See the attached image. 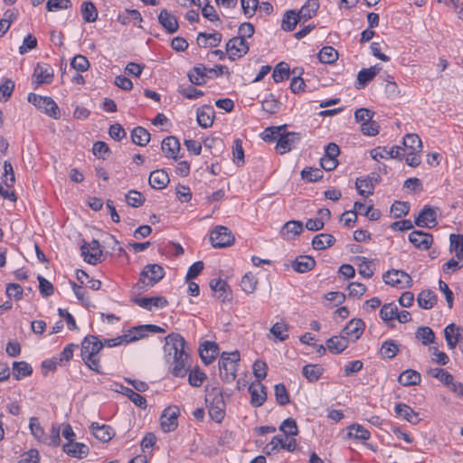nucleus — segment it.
<instances>
[{"label": "nucleus", "instance_id": "nucleus-45", "mask_svg": "<svg viewBox=\"0 0 463 463\" xmlns=\"http://www.w3.org/2000/svg\"><path fill=\"white\" fill-rule=\"evenodd\" d=\"M131 139L134 144L144 146L150 140V133L142 127H136L131 132Z\"/></svg>", "mask_w": 463, "mask_h": 463}, {"label": "nucleus", "instance_id": "nucleus-15", "mask_svg": "<svg viewBox=\"0 0 463 463\" xmlns=\"http://www.w3.org/2000/svg\"><path fill=\"white\" fill-rule=\"evenodd\" d=\"M54 71L51 65L47 63H38L34 68L33 78V82L38 86L41 84H49L52 81Z\"/></svg>", "mask_w": 463, "mask_h": 463}, {"label": "nucleus", "instance_id": "nucleus-5", "mask_svg": "<svg viewBox=\"0 0 463 463\" xmlns=\"http://www.w3.org/2000/svg\"><path fill=\"white\" fill-rule=\"evenodd\" d=\"M28 101L39 110L55 119L60 118V110L56 102L50 97L29 93Z\"/></svg>", "mask_w": 463, "mask_h": 463}, {"label": "nucleus", "instance_id": "nucleus-38", "mask_svg": "<svg viewBox=\"0 0 463 463\" xmlns=\"http://www.w3.org/2000/svg\"><path fill=\"white\" fill-rule=\"evenodd\" d=\"M335 242V239L332 234L319 233L313 238L312 246L317 250H323L333 246Z\"/></svg>", "mask_w": 463, "mask_h": 463}, {"label": "nucleus", "instance_id": "nucleus-26", "mask_svg": "<svg viewBox=\"0 0 463 463\" xmlns=\"http://www.w3.org/2000/svg\"><path fill=\"white\" fill-rule=\"evenodd\" d=\"M133 301L147 310H151L153 307L163 308L167 306L168 302L164 297H151V298H136Z\"/></svg>", "mask_w": 463, "mask_h": 463}, {"label": "nucleus", "instance_id": "nucleus-11", "mask_svg": "<svg viewBox=\"0 0 463 463\" xmlns=\"http://www.w3.org/2000/svg\"><path fill=\"white\" fill-rule=\"evenodd\" d=\"M179 413L180 411L177 406H170L163 411L160 418V424L164 432H172L177 428Z\"/></svg>", "mask_w": 463, "mask_h": 463}, {"label": "nucleus", "instance_id": "nucleus-64", "mask_svg": "<svg viewBox=\"0 0 463 463\" xmlns=\"http://www.w3.org/2000/svg\"><path fill=\"white\" fill-rule=\"evenodd\" d=\"M14 90V82L11 79H5L0 85V100L7 101Z\"/></svg>", "mask_w": 463, "mask_h": 463}, {"label": "nucleus", "instance_id": "nucleus-2", "mask_svg": "<svg viewBox=\"0 0 463 463\" xmlns=\"http://www.w3.org/2000/svg\"><path fill=\"white\" fill-rule=\"evenodd\" d=\"M104 344L92 335H87L81 342L80 355L85 364L92 371L100 373L98 354Z\"/></svg>", "mask_w": 463, "mask_h": 463}, {"label": "nucleus", "instance_id": "nucleus-48", "mask_svg": "<svg viewBox=\"0 0 463 463\" xmlns=\"http://www.w3.org/2000/svg\"><path fill=\"white\" fill-rule=\"evenodd\" d=\"M33 373L32 366L24 362H14L13 364V375L16 380H20L26 376L31 375Z\"/></svg>", "mask_w": 463, "mask_h": 463}, {"label": "nucleus", "instance_id": "nucleus-7", "mask_svg": "<svg viewBox=\"0 0 463 463\" xmlns=\"http://www.w3.org/2000/svg\"><path fill=\"white\" fill-rule=\"evenodd\" d=\"M165 276L162 266L158 264H147L140 273L139 283L144 287H153Z\"/></svg>", "mask_w": 463, "mask_h": 463}, {"label": "nucleus", "instance_id": "nucleus-19", "mask_svg": "<svg viewBox=\"0 0 463 463\" xmlns=\"http://www.w3.org/2000/svg\"><path fill=\"white\" fill-rule=\"evenodd\" d=\"M248 391L250 394V404L253 407H260L265 402L267 399L266 388L260 382L251 383Z\"/></svg>", "mask_w": 463, "mask_h": 463}, {"label": "nucleus", "instance_id": "nucleus-46", "mask_svg": "<svg viewBox=\"0 0 463 463\" xmlns=\"http://www.w3.org/2000/svg\"><path fill=\"white\" fill-rule=\"evenodd\" d=\"M300 19L295 10H288L285 13L281 28L286 32H292Z\"/></svg>", "mask_w": 463, "mask_h": 463}, {"label": "nucleus", "instance_id": "nucleus-27", "mask_svg": "<svg viewBox=\"0 0 463 463\" xmlns=\"http://www.w3.org/2000/svg\"><path fill=\"white\" fill-rule=\"evenodd\" d=\"M158 22L168 33H174L178 30L179 25L176 17L166 9L160 12Z\"/></svg>", "mask_w": 463, "mask_h": 463}, {"label": "nucleus", "instance_id": "nucleus-56", "mask_svg": "<svg viewBox=\"0 0 463 463\" xmlns=\"http://www.w3.org/2000/svg\"><path fill=\"white\" fill-rule=\"evenodd\" d=\"M397 306L394 303L385 304L380 310V317L385 322L392 321L397 316Z\"/></svg>", "mask_w": 463, "mask_h": 463}, {"label": "nucleus", "instance_id": "nucleus-60", "mask_svg": "<svg viewBox=\"0 0 463 463\" xmlns=\"http://www.w3.org/2000/svg\"><path fill=\"white\" fill-rule=\"evenodd\" d=\"M276 401L279 405L289 403V395L283 383H278L274 387Z\"/></svg>", "mask_w": 463, "mask_h": 463}, {"label": "nucleus", "instance_id": "nucleus-63", "mask_svg": "<svg viewBox=\"0 0 463 463\" xmlns=\"http://www.w3.org/2000/svg\"><path fill=\"white\" fill-rule=\"evenodd\" d=\"M2 179H3V183L7 187H13V185L15 182L13 165L9 161L4 162V175H3Z\"/></svg>", "mask_w": 463, "mask_h": 463}, {"label": "nucleus", "instance_id": "nucleus-17", "mask_svg": "<svg viewBox=\"0 0 463 463\" xmlns=\"http://www.w3.org/2000/svg\"><path fill=\"white\" fill-rule=\"evenodd\" d=\"M437 223L436 212L429 205H425L415 219V224L421 228H432Z\"/></svg>", "mask_w": 463, "mask_h": 463}, {"label": "nucleus", "instance_id": "nucleus-3", "mask_svg": "<svg viewBox=\"0 0 463 463\" xmlns=\"http://www.w3.org/2000/svg\"><path fill=\"white\" fill-rule=\"evenodd\" d=\"M205 402L208 405L209 415L212 420L221 423L225 416L226 404L221 388L217 386H206Z\"/></svg>", "mask_w": 463, "mask_h": 463}, {"label": "nucleus", "instance_id": "nucleus-12", "mask_svg": "<svg viewBox=\"0 0 463 463\" xmlns=\"http://www.w3.org/2000/svg\"><path fill=\"white\" fill-rule=\"evenodd\" d=\"M226 52L232 60L241 58L249 52V43L241 37H233L226 43Z\"/></svg>", "mask_w": 463, "mask_h": 463}, {"label": "nucleus", "instance_id": "nucleus-41", "mask_svg": "<svg viewBox=\"0 0 463 463\" xmlns=\"http://www.w3.org/2000/svg\"><path fill=\"white\" fill-rule=\"evenodd\" d=\"M417 302L421 308L430 309L437 302V296L432 290L425 289L418 295Z\"/></svg>", "mask_w": 463, "mask_h": 463}, {"label": "nucleus", "instance_id": "nucleus-53", "mask_svg": "<svg viewBox=\"0 0 463 463\" xmlns=\"http://www.w3.org/2000/svg\"><path fill=\"white\" fill-rule=\"evenodd\" d=\"M323 373V368L318 364H307L302 369L303 375L309 382L317 381Z\"/></svg>", "mask_w": 463, "mask_h": 463}, {"label": "nucleus", "instance_id": "nucleus-55", "mask_svg": "<svg viewBox=\"0 0 463 463\" xmlns=\"http://www.w3.org/2000/svg\"><path fill=\"white\" fill-rule=\"evenodd\" d=\"M398 352V345L393 340H388L383 342L380 349L381 356L388 359L393 358Z\"/></svg>", "mask_w": 463, "mask_h": 463}, {"label": "nucleus", "instance_id": "nucleus-35", "mask_svg": "<svg viewBox=\"0 0 463 463\" xmlns=\"http://www.w3.org/2000/svg\"><path fill=\"white\" fill-rule=\"evenodd\" d=\"M348 346V339L341 334L335 335L326 341V347L332 354H340Z\"/></svg>", "mask_w": 463, "mask_h": 463}, {"label": "nucleus", "instance_id": "nucleus-6", "mask_svg": "<svg viewBox=\"0 0 463 463\" xmlns=\"http://www.w3.org/2000/svg\"><path fill=\"white\" fill-rule=\"evenodd\" d=\"M383 281L392 287L397 288H407L412 285V279L411 276L403 270L391 269L386 271L383 275Z\"/></svg>", "mask_w": 463, "mask_h": 463}, {"label": "nucleus", "instance_id": "nucleus-39", "mask_svg": "<svg viewBox=\"0 0 463 463\" xmlns=\"http://www.w3.org/2000/svg\"><path fill=\"white\" fill-rule=\"evenodd\" d=\"M222 34L220 33H199L197 37L198 44L206 48L207 46L215 47L222 42Z\"/></svg>", "mask_w": 463, "mask_h": 463}, {"label": "nucleus", "instance_id": "nucleus-36", "mask_svg": "<svg viewBox=\"0 0 463 463\" xmlns=\"http://www.w3.org/2000/svg\"><path fill=\"white\" fill-rule=\"evenodd\" d=\"M318 8V0H307L297 14L300 21L307 22L317 14Z\"/></svg>", "mask_w": 463, "mask_h": 463}, {"label": "nucleus", "instance_id": "nucleus-31", "mask_svg": "<svg viewBox=\"0 0 463 463\" xmlns=\"http://www.w3.org/2000/svg\"><path fill=\"white\" fill-rule=\"evenodd\" d=\"M316 266V260L310 256H299L292 261V269L298 273H305L312 270Z\"/></svg>", "mask_w": 463, "mask_h": 463}, {"label": "nucleus", "instance_id": "nucleus-42", "mask_svg": "<svg viewBox=\"0 0 463 463\" xmlns=\"http://www.w3.org/2000/svg\"><path fill=\"white\" fill-rule=\"evenodd\" d=\"M347 437L362 441H366L371 438V433L368 430L360 424L354 423L347 427Z\"/></svg>", "mask_w": 463, "mask_h": 463}, {"label": "nucleus", "instance_id": "nucleus-58", "mask_svg": "<svg viewBox=\"0 0 463 463\" xmlns=\"http://www.w3.org/2000/svg\"><path fill=\"white\" fill-rule=\"evenodd\" d=\"M126 202L131 207H139L145 203L144 195L136 190H131L126 194Z\"/></svg>", "mask_w": 463, "mask_h": 463}, {"label": "nucleus", "instance_id": "nucleus-61", "mask_svg": "<svg viewBox=\"0 0 463 463\" xmlns=\"http://www.w3.org/2000/svg\"><path fill=\"white\" fill-rule=\"evenodd\" d=\"M205 379L206 374L199 368L191 370L188 374V382L194 387H200Z\"/></svg>", "mask_w": 463, "mask_h": 463}, {"label": "nucleus", "instance_id": "nucleus-57", "mask_svg": "<svg viewBox=\"0 0 463 463\" xmlns=\"http://www.w3.org/2000/svg\"><path fill=\"white\" fill-rule=\"evenodd\" d=\"M257 286V279L251 273H246L241 281L242 290L247 294H251L255 291Z\"/></svg>", "mask_w": 463, "mask_h": 463}, {"label": "nucleus", "instance_id": "nucleus-18", "mask_svg": "<svg viewBox=\"0 0 463 463\" xmlns=\"http://www.w3.org/2000/svg\"><path fill=\"white\" fill-rule=\"evenodd\" d=\"M365 327V324L362 319L354 318L349 321V323L342 330V334L352 342L356 341L363 335Z\"/></svg>", "mask_w": 463, "mask_h": 463}, {"label": "nucleus", "instance_id": "nucleus-37", "mask_svg": "<svg viewBox=\"0 0 463 463\" xmlns=\"http://www.w3.org/2000/svg\"><path fill=\"white\" fill-rule=\"evenodd\" d=\"M271 450H277L279 447L287 449L288 451H294L297 447V441L295 439L289 440L286 436L276 435L270 441Z\"/></svg>", "mask_w": 463, "mask_h": 463}, {"label": "nucleus", "instance_id": "nucleus-8", "mask_svg": "<svg viewBox=\"0 0 463 463\" xmlns=\"http://www.w3.org/2000/svg\"><path fill=\"white\" fill-rule=\"evenodd\" d=\"M210 240L214 248H224L233 243L234 236L229 228L218 225L211 232Z\"/></svg>", "mask_w": 463, "mask_h": 463}, {"label": "nucleus", "instance_id": "nucleus-33", "mask_svg": "<svg viewBox=\"0 0 463 463\" xmlns=\"http://www.w3.org/2000/svg\"><path fill=\"white\" fill-rule=\"evenodd\" d=\"M303 232V223L300 221H289L286 222L280 233L286 240H292Z\"/></svg>", "mask_w": 463, "mask_h": 463}, {"label": "nucleus", "instance_id": "nucleus-20", "mask_svg": "<svg viewBox=\"0 0 463 463\" xmlns=\"http://www.w3.org/2000/svg\"><path fill=\"white\" fill-rule=\"evenodd\" d=\"M463 327L456 326L454 324L448 325L444 329V336L448 347L452 350L463 340Z\"/></svg>", "mask_w": 463, "mask_h": 463}, {"label": "nucleus", "instance_id": "nucleus-51", "mask_svg": "<svg viewBox=\"0 0 463 463\" xmlns=\"http://www.w3.org/2000/svg\"><path fill=\"white\" fill-rule=\"evenodd\" d=\"M450 250L455 252L458 260H463V235L451 234L449 237Z\"/></svg>", "mask_w": 463, "mask_h": 463}, {"label": "nucleus", "instance_id": "nucleus-16", "mask_svg": "<svg viewBox=\"0 0 463 463\" xmlns=\"http://www.w3.org/2000/svg\"><path fill=\"white\" fill-rule=\"evenodd\" d=\"M409 241L417 249L426 250L431 247L433 237L430 233L415 230L409 234Z\"/></svg>", "mask_w": 463, "mask_h": 463}, {"label": "nucleus", "instance_id": "nucleus-28", "mask_svg": "<svg viewBox=\"0 0 463 463\" xmlns=\"http://www.w3.org/2000/svg\"><path fill=\"white\" fill-rule=\"evenodd\" d=\"M219 354V347L213 342L205 341L200 347V356L205 364H210Z\"/></svg>", "mask_w": 463, "mask_h": 463}, {"label": "nucleus", "instance_id": "nucleus-49", "mask_svg": "<svg viewBox=\"0 0 463 463\" xmlns=\"http://www.w3.org/2000/svg\"><path fill=\"white\" fill-rule=\"evenodd\" d=\"M416 338L421 342L423 345H429L435 341V334L429 326H420L416 331Z\"/></svg>", "mask_w": 463, "mask_h": 463}, {"label": "nucleus", "instance_id": "nucleus-32", "mask_svg": "<svg viewBox=\"0 0 463 463\" xmlns=\"http://www.w3.org/2000/svg\"><path fill=\"white\" fill-rule=\"evenodd\" d=\"M197 122L203 128H210L214 119V109L212 106H203L197 109Z\"/></svg>", "mask_w": 463, "mask_h": 463}, {"label": "nucleus", "instance_id": "nucleus-21", "mask_svg": "<svg viewBox=\"0 0 463 463\" xmlns=\"http://www.w3.org/2000/svg\"><path fill=\"white\" fill-rule=\"evenodd\" d=\"M208 74L209 68L203 64H198L188 71L187 77L192 84L201 86L206 82L207 77H211Z\"/></svg>", "mask_w": 463, "mask_h": 463}, {"label": "nucleus", "instance_id": "nucleus-54", "mask_svg": "<svg viewBox=\"0 0 463 463\" xmlns=\"http://www.w3.org/2000/svg\"><path fill=\"white\" fill-rule=\"evenodd\" d=\"M290 73L289 66L287 62L281 61L276 65L272 78L275 82L283 81L286 79H288Z\"/></svg>", "mask_w": 463, "mask_h": 463}, {"label": "nucleus", "instance_id": "nucleus-22", "mask_svg": "<svg viewBox=\"0 0 463 463\" xmlns=\"http://www.w3.org/2000/svg\"><path fill=\"white\" fill-rule=\"evenodd\" d=\"M211 289L216 294V298L221 302L231 299V291L227 282L223 279H212L210 281Z\"/></svg>", "mask_w": 463, "mask_h": 463}, {"label": "nucleus", "instance_id": "nucleus-14", "mask_svg": "<svg viewBox=\"0 0 463 463\" xmlns=\"http://www.w3.org/2000/svg\"><path fill=\"white\" fill-rule=\"evenodd\" d=\"M402 151V148L398 146H392L390 149H388L386 146H377L376 148L371 150L370 155L376 161L389 158H395L402 161L403 156Z\"/></svg>", "mask_w": 463, "mask_h": 463}, {"label": "nucleus", "instance_id": "nucleus-34", "mask_svg": "<svg viewBox=\"0 0 463 463\" xmlns=\"http://www.w3.org/2000/svg\"><path fill=\"white\" fill-rule=\"evenodd\" d=\"M397 416L408 420L412 424H417L420 421V418L417 412H415L409 405L404 403H398L394 408Z\"/></svg>", "mask_w": 463, "mask_h": 463}, {"label": "nucleus", "instance_id": "nucleus-40", "mask_svg": "<svg viewBox=\"0 0 463 463\" xmlns=\"http://www.w3.org/2000/svg\"><path fill=\"white\" fill-rule=\"evenodd\" d=\"M420 380V373L412 369L403 371L398 378V382L403 386L418 385Z\"/></svg>", "mask_w": 463, "mask_h": 463}, {"label": "nucleus", "instance_id": "nucleus-10", "mask_svg": "<svg viewBox=\"0 0 463 463\" xmlns=\"http://www.w3.org/2000/svg\"><path fill=\"white\" fill-rule=\"evenodd\" d=\"M300 139L301 136L299 133H286L284 128L277 142L275 149L280 155L286 154L291 151L296 146V145L300 142Z\"/></svg>", "mask_w": 463, "mask_h": 463}, {"label": "nucleus", "instance_id": "nucleus-4", "mask_svg": "<svg viewBox=\"0 0 463 463\" xmlns=\"http://www.w3.org/2000/svg\"><path fill=\"white\" fill-rule=\"evenodd\" d=\"M240 362V354L238 351L227 353L223 352L219 360V371L221 378L232 383L236 378L238 363Z\"/></svg>", "mask_w": 463, "mask_h": 463}, {"label": "nucleus", "instance_id": "nucleus-24", "mask_svg": "<svg viewBox=\"0 0 463 463\" xmlns=\"http://www.w3.org/2000/svg\"><path fill=\"white\" fill-rule=\"evenodd\" d=\"M62 450L67 455L73 457V458H85L89 454V451H90L89 447L87 445H85L84 443L74 442V441L66 442L62 446Z\"/></svg>", "mask_w": 463, "mask_h": 463}, {"label": "nucleus", "instance_id": "nucleus-1", "mask_svg": "<svg viewBox=\"0 0 463 463\" xmlns=\"http://www.w3.org/2000/svg\"><path fill=\"white\" fill-rule=\"evenodd\" d=\"M165 344L164 351L165 356L172 358V373L175 377H184L186 374L187 353L184 351L185 341L184 337L177 334H169L165 338Z\"/></svg>", "mask_w": 463, "mask_h": 463}, {"label": "nucleus", "instance_id": "nucleus-47", "mask_svg": "<svg viewBox=\"0 0 463 463\" xmlns=\"http://www.w3.org/2000/svg\"><path fill=\"white\" fill-rule=\"evenodd\" d=\"M428 374L438 379L447 387H449L454 380L453 375L442 368H431L428 371Z\"/></svg>", "mask_w": 463, "mask_h": 463}, {"label": "nucleus", "instance_id": "nucleus-43", "mask_svg": "<svg viewBox=\"0 0 463 463\" xmlns=\"http://www.w3.org/2000/svg\"><path fill=\"white\" fill-rule=\"evenodd\" d=\"M402 151L421 152L422 144L420 137L416 134H407L403 138Z\"/></svg>", "mask_w": 463, "mask_h": 463}, {"label": "nucleus", "instance_id": "nucleus-62", "mask_svg": "<svg viewBox=\"0 0 463 463\" xmlns=\"http://www.w3.org/2000/svg\"><path fill=\"white\" fill-rule=\"evenodd\" d=\"M124 394L137 407L145 409L147 406L146 400L142 395L130 388H125Z\"/></svg>", "mask_w": 463, "mask_h": 463}, {"label": "nucleus", "instance_id": "nucleus-29", "mask_svg": "<svg viewBox=\"0 0 463 463\" xmlns=\"http://www.w3.org/2000/svg\"><path fill=\"white\" fill-rule=\"evenodd\" d=\"M148 181L152 188L161 190L168 184L169 176L165 170L157 169L150 173Z\"/></svg>", "mask_w": 463, "mask_h": 463}, {"label": "nucleus", "instance_id": "nucleus-23", "mask_svg": "<svg viewBox=\"0 0 463 463\" xmlns=\"http://www.w3.org/2000/svg\"><path fill=\"white\" fill-rule=\"evenodd\" d=\"M382 67L379 65L361 70L357 74L356 89H364L380 72Z\"/></svg>", "mask_w": 463, "mask_h": 463}, {"label": "nucleus", "instance_id": "nucleus-52", "mask_svg": "<svg viewBox=\"0 0 463 463\" xmlns=\"http://www.w3.org/2000/svg\"><path fill=\"white\" fill-rule=\"evenodd\" d=\"M269 332L279 341L282 342L288 338V326L285 322L275 323L269 329Z\"/></svg>", "mask_w": 463, "mask_h": 463}, {"label": "nucleus", "instance_id": "nucleus-59", "mask_svg": "<svg viewBox=\"0 0 463 463\" xmlns=\"http://www.w3.org/2000/svg\"><path fill=\"white\" fill-rule=\"evenodd\" d=\"M284 128L285 126L267 128L263 132L262 139L267 142H278Z\"/></svg>", "mask_w": 463, "mask_h": 463}, {"label": "nucleus", "instance_id": "nucleus-9", "mask_svg": "<svg viewBox=\"0 0 463 463\" xmlns=\"http://www.w3.org/2000/svg\"><path fill=\"white\" fill-rule=\"evenodd\" d=\"M98 240L84 242L80 247L81 255L89 264L96 265L102 260V250Z\"/></svg>", "mask_w": 463, "mask_h": 463}, {"label": "nucleus", "instance_id": "nucleus-13", "mask_svg": "<svg viewBox=\"0 0 463 463\" xmlns=\"http://www.w3.org/2000/svg\"><path fill=\"white\" fill-rule=\"evenodd\" d=\"M380 180V175L373 172L364 178H357L355 181V187L360 195L368 196L373 194L374 187Z\"/></svg>", "mask_w": 463, "mask_h": 463}, {"label": "nucleus", "instance_id": "nucleus-50", "mask_svg": "<svg viewBox=\"0 0 463 463\" xmlns=\"http://www.w3.org/2000/svg\"><path fill=\"white\" fill-rule=\"evenodd\" d=\"M337 58L338 52L332 46H325L318 52V59L322 63H333Z\"/></svg>", "mask_w": 463, "mask_h": 463}, {"label": "nucleus", "instance_id": "nucleus-44", "mask_svg": "<svg viewBox=\"0 0 463 463\" xmlns=\"http://www.w3.org/2000/svg\"><path fill=\"white\" fill-rule=\"evenodd\" d=\"M80 12L86 23H93L98 18L97 8L90 1H85L81 4Z\"/></svg>", "mask_w": 463, "mask_h": 463}, {"label": "nucleus", "instance_id": "nucleus-30", "mask_svg": "<svg viewBox=\"0 0 463 463\" xmlns=\"http://www.w3.org/2000/svg\"><path fill=\"white\" fill-rule=\"evenodd\" d=\"M90 429L95 438L102 442L109 441L115 434L113 429L106 424L99 425L98 422H93Z\"/></svg>", "mask_w": 463, "mask_h": 463}, {"label": "nucleus", "instance_id": "nucleus-25", "mask_svg": "<svg viewBox=\"0 0 463 463\" xmlns=\"http://www.w3.org/2000/svg\"><path fill=\"white\" fill-rule=\"evenodd\" d=\"M161 148L166 157L177 159L180 151L179 140L174 136L167 137L163 139Z\"/></svg>", "mask_w": 463, "mask_h": 463}]
</instances>
